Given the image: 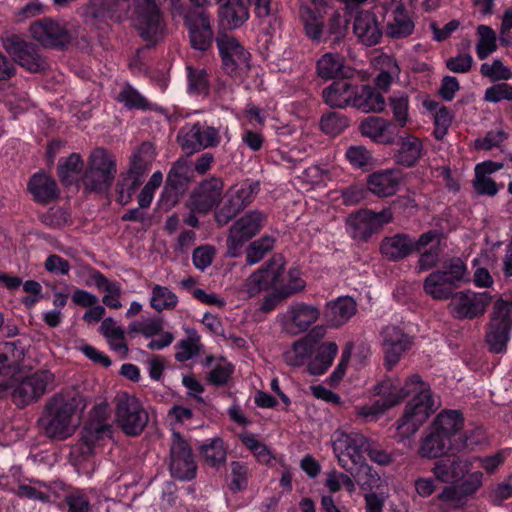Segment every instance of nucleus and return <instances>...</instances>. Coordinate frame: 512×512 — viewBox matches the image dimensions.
Wrapping results in <instances>:
<instances>
[{"label": "nucleus", "instance_id": "7c9ffc66", "mask_svg": "<svg viewBox=\"0 0 512 512\" xmlns=\"http://www.w3.org/2000/svg\"><path fill=\"white\" fill-rule=\"evenodd\" d=\"M25 347L20 340L0 345V375H13L22 371Z\"/></svg>", "mask_w": 512, "mask_h": 512}, {"label": "nucleus", "instance_id": "c756f323", "mask_svg": "<svg viewBox=\"0 0 512 512\" xmlns=\"http://www.w3.org/2000/svg\"><path fill=\"white\" fill-rule=\"evenodd\" d=\"M354 94L352 107L363 113H380L385 109V98L376 87L355 84Z\"/></svg>", "mask_w": 512, "mask_h": 512}, {"label": "nucleus", "instance_id": "9d476101", "mask_svg": "<svg viewBox=\"0 0 512 512\" xmlns=\"http://www.w3.org/2000/svg\"><path fill=\"white\" fill-rule=\"evenodd\" d=\"M222 59V68L227 75L233 78L241 77L250 69V53L229 35H221L216 39Z\"/></svg>", "mask_w": 512, "mask_h": 512}, {"label": "nucleus", "instance_id": "774afa93", "mask_svg": "<svg viewBox=\"0 0 512 512\" xmlns=\"http://www.w3.org/2000/svg\"><path fill=\"white\" fill-rule=\"evenodd\" d=\"M259 271L263 272V280L266 282L267 289L277 287L282 281L284 267L282 264L277 265L274 261H269L266 267H262Z\"/></svg>", "mask_w": 512, "mask_h": 512}, {"label": "nucleus", "instance_id": "2eb2a0df", "mask_svg": "<svg viewBox=\"0 0 512 512\" xmlns=\"http://www.w3.org/2000/svg\"><path fill=\"white\" fill-rule=\"evenodd\" d=\"M449 299V308L456 318L474 319L484 314L492 296L488 292L459 291L454 292Z\"/></svg>", "mask_w": 512, "mask_h": 512}, {"label": "nucleus", "instance_id": "052dcab7", "mask_svg": "<svg viewBox=\"0 0 512 512\" xmlns=\"http://www.w3.org/2000/svg\"><path fill=\"white\" fill-rule=\"evenodd\" d=\"M117 100L122 102L129 109H148V101L131 86H126L118 94Z\"/></svg>", "mask_w": 512, "mask_h": 512}, {"label": "nucleus", "instance_id": "f8f14e48", "mask_svg": "<svg viewBox=\"0 0 512 512\" xmlns=\"http://www.w3.org/2000/svg\"><path fill=\"white\" fill-rule=\"evenodd\" d=\"M266 215L260 211H251L238 219L230 228L227 239V255L236 257L245 242L254 237L262 228Z\"/></svg>", "mask_w": 512, "mask_h": 512}, {"label": "nucleus", "instance_id": "bb28decb", "mask_svg": "<svg viewBox=\"0 0 512 512\" xmlns=\"http://www.w3.org/2000/svg\"><path fill=\"white\" fill-rule=\"evenodd\" d=\"M398 148L393 155L394 161L403 167H414L423 156L424 146L420 138L405 133L397 142Z\"/></svg>", "mask_w": 512, "mask_h": 512}, {"label": "nucleus", "instance_id": "393cba45", "mask_svg": "<svg viewBox=\"0 0 512 512\" xmlns=\"http://www.w3.org/2000/svg\"><path fill=\"white\" fill-rule=\"evenodd\" d=\"M317 75L325 80L353 78L355 69L345 65V59L338 53H326L316 63Z\"/></svg>", "mask_w": 512, "mask_h": 512}, {"label": "nucleus", "instance_id": "f257e3e1", "mask_svg": "<svg viewBox=\"0 0 512 512\" xmlns=\"http://www.w3.org/2000/svg\"><path fill=\"white\" fill-rule=\"evenodd\" d=\"M376 390L382 399L370 407H363L361 415L383 413L414 394L405 406L403 415L395 423L402 440L414 435L436 409L431 390L419 375L409 377L402 387L396 386L390 379L383 380L377 385Z\"/></svg>", "mask_w": 512, "mask_h": 512}, {"label": "nucleus", "instance_id": "338daca9", "mask_svg": "<svg viewBox=\"0 0 512 512\" xmlns=\"http://www.w3.org/2000/svg\"><path fill=\"white\" fill-rule=\"evenodd\" d=\"M419 259L416 263V270L418 273L428 271L436 267L440 261L439 247H430L429 249L418 252Z\"/></svg>", "mask_w": 512, "mask_h": 512}, {"label": "nucleus", "instance_id": "5fc2aeb1", "mask_svg": "<svg viewBox=\"0 0 512 512\" xmlns=\"http://www.w3.org/2000/svg\"><path fill=\"white\" fill-rule=\"evenodd\" d=\"M167 10L174 22L182 21L183 24L195 17L201 10L191 4L185 3L183 0H166Z\"/></svg>", "mask_w": 512, "mask_h": 512}, {"label": "nucleus", "instance_id": "1a4fd4ad", "mask_svg": "<svg viewBox=\"0 0 512 512\" xmlns=\"http://www.w3.org/2000/svg\"><path fill=\"white\" fill-rule=\"evenodd\" d=\"M393 219L390 209H383L375 213L369 209H362L351 214L347 225L351 237L358 242H367L373 234L379 233L385 224Z\"/></svg>", "mask_w": 512, "mask_h": 512}, {"label": "nucleus", "instance_id": "72a5a7b5", "mask_svg": "<svg viewBox=\"0 0 512 512\" xmlns=\"http://www.w3.org/2000/svg\"><path fill=\"white\" fill-rule=\"evenodd\" d=\"M367 186L378 197L392 196L399 187L398 173L391 169L376 171L368 176Z\"/></svg>", "mask_w": 512, "mask_h": 512}, {"label": "nucleus", "instance_id": "4468645a", "mask_svg": "<svg viewBox=\"0 0 512 512\" xmlns=\"http://www.w3.org/2000/svg\"><path fill=\"white\" fill-rule=\"evenodd\" d=\"M170 471L172 476L179 480H192L197 472L192 449L179 432L173 433L170 448Z\"/></svg>", "mask_w": 512, "mask_h": 512}, {"label": "nucleus", "instance_id": "ddd939ff", "mask_svg": "<svg viewBox=\"0 0 512 512\" xmlns=\"http://www.w3.org/2000/svg\"><path fill=\"white\" fill-rule=\"evenodd\" d=\"M29 30L33 39L44 48L64 50L72 40L67 28L51 18L33 22Z\"/></svg>", "mask_w": 512, "mask_h": 512}, {"label": "nucleus", "instance_id": "cd10ccee", "mask_svg": "<svg viewBox=\"0 0 512 512\" xmlns=\"http://www.w3.org/2000/svg\"><path fill=\"white\" fill-rule=\"evenodd\" d=\"M289 320L285 322V329L291 334H299L306 331L319 317L317 307L305 303L290 306Z\"/></svg>", "mask_w": 512, "mask_h": 512}, {"label": "nucleus", "instance_id": "4c0bfd02", "mask_svg": "<svg viewBox=\"0 0 512 512\" xmlns=\"http://www.w3.org/2000/svg\"><path fill=\"white\" fill-rule=\"evenodd\" d=\"M84 167L83 160L78 153H72L67 158H62L58 163V176L64 186L78 183L79 174Z\"/></svg>", "mask_w": 512, "mask_h": 512}, {"label": "nucleus", "instance_id": "a19ab883", "mask_svg": "<svg viewBox=\"0 0 512 512\" xmlns=\"http://www.w3.org/2000/svg\"><path fill=\"white\" fill-rule=\"evenodd\" d=\"M340 466L344 468L361 487H371L377 481L376 474L372 472V468L365 462V459L348 463V460L340 457Z\"/></svg>", "mask_w": 512, "mask_h": 512}, {"label": "nucleus", "instance_id": "bf43d9fd", "mask_svg": "<svg viewBox=\"0 0 512 512\" xmlns=\"http://www.w3.org/2000/svg\"><path fill=\"white\" fill-rule=\"evenodd\" d=\"M273 244L274 239L270 236H264L252 242L246 251V262L249 265L259 262L273 248Z\"/></svg>", "mask_w": 512, "mask_h": 512}, {"label": "nucleus", "instance_id": "603ef678", "mask_svg": "<svg viewBox=\"0 0 512 512\" xmlns=\"http://www.w3.org/2000/svg\"><path fill=\"white\" fill-rule=\"evenodd\" d=\"M87 167L96 171L106 172L110 171L116 174V161L114 157L104 148H95L88 159Z\"/></svg>", "mask_w": 512, "mask_h": 512}, {"label": "nucleus", "instance_id": "9b49d317", "mask_svg": "<svg viewBox=\"0 0 512 512\" xmlns=\"http://www.w3.org/2000/svg\"><path fill=\"white\" fill-rule=\"evenodd\" d=\"M219 131L199 122L191 126H184L177 135V142L187 155H192L209 147H216L220 143Z\"/></svg>", "mask_w": 512, "mask_h": 512}, {"label": "nucleus", "instance_id": "6e6552de", "mask_svg": "<svg viewBox=\"0 0 512 512\" xmlns=\"http://www.w3.org/2000/svg\"><path fill=\"white\" fill-rule=\"evenodd\" d=\"M54 381V374L47 369L38 370L21 380L16 379V386L11 392L13 403L19 408H24L37 402Z\"/></svg>", "mask_w": 512, "mask_h": 512}, {"label": "nucleus", "instance_id": "5701e85b", "mask_svg": "<svg viewBox=\"0 0 512 512\" xmlns=\"http://www.w3.org/2000/svg\"><path fill=\"white\" fill-rule=\"evenodd\" d=\"M192 178V170L185 158L178 159L171 167L165 183V193L172 197V203L178 202L189 187Z\"/></svg>", "mask_w": 512, "mask_h": 512}, {"label": "nucleus", "instance_id": "680f3d73", "mask_svg": "<svg viewBox=\"0 0 512 512\" xmlns=\"http://www.w3.org/2000/svg\"><path fill=\"white\" fill-rule=\"evenodd\" d=\"M148 147L146 144H143L140 149L133 153L130 160V165L128 171L124 172L129 176H135L140 181L143 182V177L145 173L149 170L150 162L143 155L144 149Z\"/></svg>", "mask_w": 512, "mask_h": 512}, {"label": "nucleus", "instance_id": "49530a36", "mask_svg": "<svg viewBox=\"0 0 512 512\" xmlns=\"http://www.w3.org/2000/svg\"><path fill=\"white\" fill-rule=\"evenodd\" d=\"M347 27L348 21L340 13H333L327 21L324 41H330L332 45L339 44L346 36Z\"/></svg>", "mask_w": 512, "mask_h": 512}, {"label": "nucleus", "instance_id": "c9c22d12", "mask_svg": "<svg viewBox=\"0 0 512 512\" xmlns=\"http://www.w3.org/2000/svg\"><path fill=\"white\" fill-rule=\"evenodd\" d=\"M115 175L116 174H113L111 170L101 172L86 167L81 178V183L88 193H105L110 189Z\"/></svg>", "mask_w": 512, "mask_h": 512}, {"label": "nucleus", "instance_id": "f704fd0d", "mask_svg": "<svg viewBox=\"0 0 512 512\" xmlns=\"http://www.w3.org/2000/svg\"><path fill=\"white\" fill-rule=\"evenodd\" d=\"M338 353V345L334 341H325L313 348L307 370L311 375H322L332 365Z\"/></svg>", "mask_w": 512, "mask_h": 512}, {"label": "nucleus", "instance_id": "473e14b6", "mask_svg": "<svg viewBox=\"0 0 512 512\" xmlns=\"http://www.w3.org/2000/svg\"><path fill=\"white\" fill-rule=\"evenodd\" d=\"M356 313V302L348 296L327 303L324 318L331 327L344 325Z\"/></svg>", "mask_w": 512, "mask_h": 512}, {"label": "nucleus", "instance_id": "20e7f679", "mask_svg": "<svg viewBox=\"0 0 512 512\" xmlns=\"http://www.w3.org/2000/svg\"><path fill=\"white\" fill-rule=\"evenodd\" d=\"M132 23L148 47L155 46L164 39L166 24L155 0H138Z\"/></svg>", "mask_w": 512, "mask_h": 512}, {"label": "nucleus", "instance_id": "69168bd1", "mask_svg": "<svg viewBox=\"0 0 512 512\" xmlns=\"http://www.w3.org/2000/svg\"><path fill=\"white\" fill-rule=\"evenodd\" d=\"M452 115L447 107L441 106L436 111V114L434 116V137L437 140H442L444 136L447 134V131L452 123Z\"/></svg>", "mask_w": 512, "mask_h": 512}, {"label": "nucleus", "instance_id": "de8ad7c7", "mask_svg": "<svg viewBox=\"0 0 512 512\" xmlns=\"http://www.w3.org/2000/svg\"><path fill=\"white\" fill-rule=\"evenodd\" d=\"M141 184L142 181L137 177H131L125 173H121L116 184L117 201L121 205H127L130 203L134 193Z\"/></svg>", "mask_w": 512, "mask_h": 512}, {"label": "nucleus", "instance_id": "13d9d810", "mask_svg": "<svg viewBox=\"0 0 512 512\" xmlns=\"http://www.w3.org/2000/svg\"><path fill=\"white\" fill-rule=\"evenodd\" d=\"M346 158L352 166L363 170L372 166L374 160L371 152L362 145L350 146L346 151Z\"/></svg>", "mask_w": 512, "mask_h": 512}, {"label": "nucleus", "instance_id": "a18cd8bd", "mask_svg": "<svg viewBox=\"0 0 512 512\" xmlns=\"http://www.w3.org/2000/svg\"><path fill=\"white\" fill-rule=\"evenodd\" d=\"M200 453L205 463L212 467H217L223 464L226 460V448L221 438H214L208 444H203L200 447Z\"/></svg>", "mask_w": 512, "mask_h": 512}, {"label": "nucleus", "instance_id": "c85d7f7f", "mask_svg": "<svg viewBox=\"0 0 512 512\" xmlns=\"http://www.w3.org/2000/svg\"><path fill=\"white\" fill-rule=\"evenodd\" d=\"M415 22L409 15L405 5L400 2L392 11L391 19L385 26V34L388 38L399 40L408 38L414 33Z\"/></svg>", "mask_w": 512, "mask_h": 512}, {"label": "nucleus", "instance_id": "6e6d98bb", "mask_svg": "<svg viewBox=\"0 0 512 512\" xmlns=\"http://www.w3.org/2000/svg\"><path fill=\"white\" fill-rule=\"evenodd\" d=\"M389 105L391 107L393 118L399 127L406 126L409 120V98L406 93H400L389 98Z\"/></svg>", "mask_w": 512, "mask_h": 512}, {"label": "nucleus", "instance_id": "864d4df0", "mask_svg": "<svg viewBox=\"0 0 512 512\" xmlns=\"http://www.w3.org/2000/svg\"><path fill=\"white\" fill-rule=\"evenodd\" d=\"M112 433V426L103 421L91 420L85 424L81 431V436L87 442L95 446L99 441L104 440L106 437L110 438Z\"/></svg>", "mask_w": 512, "mask_h": 512}, {"label": "nucleus", "instance_id": "4be33fe9", "mask_svg": "<svg viewBox=\"0 0 512 512\" xmlns=\"http://www.w3.org/2000/svg\"><path fill=\"white\" fill-rule=\"evenodd\" d=\"M350 79L351 78H342L334 80L330 85L325 87L321 93L324 103L333 109L352 107L353 97H355V84H353Z\"/></svg>", "mask_w": 512, "mask_h": 512}, {"label": "nucleus", "instance_id": "6ab92c4d", "mask_svg": "<svg viewBox=\"0 0 512 512\" xmlns=\"http://www.w3.org/2000/svg\"><path fill=\"white\" fill-rule=\"evenodd\" d=\"M189 33L191 46L199 51H207L213 40L210 15L201 10L197 15L184 23Z\"/></svg>", "mask_w": 512, "mask_h": 512}, {"label": "nucleus", "instance_id": "423d86ee", "mask_svg": "<svg viewBox=\"0 0 512 512\" xmlns=\"http://www.w3.org/2000/svg\"><path fill=\"white\" fill-rule=\"evenodd\" d=\"M2 46L12 60L30 73H42L49 69L47 58L37 44L26 41L16 34L2 37Z\"/></svg>", "mask_w": 512, "mask_h": 512}, {"label": "nucleus", "instance_id": "f3484780", "mask_svg": "<svg viewBox=\"0 0 512 512\" xmlns=\"http://www.w3.org/2000/svg\"><path fill=\"white\" fill-rule=\"evenodd\" d=\"M385 364L391 370L400 360L402 354L412 344L410 337L396 326H387L381 332Z\"/></svg>", "mask_w": 512, "mask_h": 512}, {"label": "nucleus", "instance_id": "dca6fc26", "mask_svg": "<svg viewBox=\"0 0 512 512\" xmlns=\"http://www.w3.org/2000/svg\"><path fill=\"white\" fill-rule=\"evenodd\" d=\"M223 187L221 178L213 176L203 180L191 193L187 207L197 213L209 212L219 202Z\"/></svg>", "mask_w": 512, "mask_h": 512}, {"label": "nucleus", "instance_id": "39448f33", "mask_svg": "<svg viewBox=\"0 0 512 512\" xmlns=\"http://www.w3.org/2000/svg\"><path fill=\"white\" fill-rule=\"evenodd\" d=\"M512 301L498 299L494 302L486 326L485 343L491 353H504L512 329Z\"/></svg>", "mask_w": 512, "mask_h": 512}, {"label": "nucleus", "instance_id": "a878e982", "mask_svg": "<svg viewBox=\"0 0 512 512\" xmlns=\"http://www.w3.org/2000/svg\"><path fill=\"white\" fill-rule=\"evenodd\" d=\"M27 190L35 202L44 205L58 199L60 195L55 179L44 171L37 172L30 177Z\"/></svg>", "mask_w": 512, "mask_h": 512}, {"label": "nucleus", "instance_id": "37998d69", "mask_svg": "<svg viewBox=\"0 0 512 512\" xmlns=\"http://www.w3.org/2000/svg\"><path fill=\"white\" fill-rule=\"evenodd\" d=\"M244 209V206L229 189L226 192L224 203L215 213V220L219 225L224 226Z\"/></svg>", "mask_w": 512, "mask_h": 512}, {"label": "nucleus", "instance_id": "a211bd4d", "mask_svg": "<svg viewBox=\"0 0 512 512\" xmlns=\"http://www.w3.org/2000/svg\"><path fill=\"white\" fill-rule=\"evenodd\" d=\"M333 448L335 452H339V462L340 457H343L348 460V463L353 464L365 459L363 454L369 448V440L359 433H339L333 443Z\"/></svg>", "mask_w": 512, "mask_h": 512}, {"label": "nucleus", "instance_id": "7ed1b4c3", "mask_svg": "<svg viewBox=\"0 0 512 512\" xmlns=\"http://www.w3.org/2000/svg\"><path fill=\"white\" fill-rule=\"evenodd\" d=\"M463 427L464 419L459 411H441L423 432L417 449L418 455L433 460L463 449L466 443L458 441Z\"/></svg>", "mask_w": 512, "mask_h": 512}, {"label": "nucleus", "instance_id": "ea45409f", "mask_svg": "<svg viewBox=\"0 0 512 512\" xmlns=\"http://www.w3.org/2000/svg\"><path fill=\"white\" fill-rule=\"evenodd\" d=\"M438 271L447 281L451 282L452 287L455 289L469 281L467 266L460 257H452L444 261L441 269H438Z\"/></svg>", "mask_w": 512, "mask_h": 512}, {"label": "nucleus", "instance_id": "b1692460", "mask_svg": "<svg viewBox=\"0 0 512 512\" xmlns=\"http://www.w3.org/2000/svg\"><path fill=\"white\" fill-rule=\"evenodd\" d=\"M379 252L389 262L404 260L414 253L412 237L407 233L385 236L380 242Z\"/></svg>", "mask_w": 512, "mask_h": 512}, {"label": "nucleus", "instance_id": "79ce46f5", "mask_svg": "<svg viewBox=\"0 0 512 512\" xmlns=\"http://www.w3.org/2000/svg\"><path fill=\"white\" fill-rule=\"evenodd\" d=\"M477 35L476 53L479 59L484 60L497 50V36L495 31L487 25H479Z\"/></svg>", "mask_w": 512, "mask_h": 512}, {"label": "nucleus", "instance_id": "0e129e2a", "mask_svg": "<svg viewBox=\"0 0 512 512\" xmlns=\"http://www.w3.org/2000/svg\"><path fill=\"white\" fill-rule=\"evenodd\" d=\"M386 119L376 116H369L360 124V131L363 136L369 137L372 141H378Z\"/></svg>", "mask_w": 512, "mask_h": 512}, {"label": "nucleus", "instance_id": "412c9836", "mask_svg": "<svg viewBox=\"0 0 512 512\" xmlns=\"http://www.w3.org/2000/svg\"><path fill=\"white\" fill-rule=\"evenodd\" d=\"M471 465L469 459L454 456L452 458L438 460L434 464L432 472L440 482L454 484L462 480L464 476L469 473Z\"/></svg>", "mask_w": 512, "mask_h": 512}, {"label": "nucleus", "instance_id": "c03bdc74", "mask_svg": "<svg viewBox=\"0 0 512 512\" xmlns=\"http://www.w3.org/2000/svg\"><path fill=\"white\" fill-rule=\"evenodd\" d=\"M100 331L108 339L114 350L127 353L128 347L124 342V330L116 326L115 321L111 317L105 318L102 321Z\"/></svg>", "mask_w": 512, "mask_h": 512}, {"label": "nucleus", "instance_id": "2f4dec72", "mask_svg": "<svg viewBox=\"0 0 512 512\" xmlns=\"http://www.w3.org/2000/svg\"><path fill=\"white\" fill-rule=\"evenodd\" d=\"M220 24L229 30L241 27L249 19V10L243 0H225L219 8Z\"/></svg>", "mask_w": 512, "mask_h": 512}, {"label": "nucleus", "instance_id": "58836bf2", "mask_svg": "<svg viewBox=\"0 0 512 512\" xmlns=\"http://www.w3.org/2000/svg\"><path fill=\"white\" fill-rule=\"evenodd\" d=\"M90 277L98 289L106 292V295L102 299L103 303L110 308L119 309L122 306L119 301L121 296L119 283L109 280L99 271H94Z\"/></svg>", "mask_w": 512, "mask_h": 512}, {"label": "nucleus", "instance_id": "f03ea898", "mask_svg": "<svg viewBox=\"0 0 512 512\" xmlns=\"http://www.w3.org/2000/svg\"><path fill=\"white\" fill-rule=\"evenodd\" d=\"M86 406V399L80 391L63 389L47 399L37 427L48 439L64 441L75 434Z\"/></svg>", "mask_w": 512, "mask_h": 512}, {"label": "nucleus", "instance_id": "0eeeda50", "mask_svg": "<svg viewBox=\"0 0 512 512\" xmlns=\"http://www.w3.org/2000/svg\"><path fill=\"white\" fill-rule=\"evenodd\" d=\"M148 421V412L134 395L123 392L116 396L115 422L126 435H140Z\"/></svg>", "mask_w": 512, "mask_h": 512}, {"label": "nucleus", "instance_id": "4d7b16f0", "mask_svg": "<svg viewBox=\"0 0 512 512\" xmlns=\"http://www.w3.org/2000/svg\"><path fill=\"white\" fill-rule=\"evenodd\" d=\"M230 191L236 198H238L244 208H246L250 203H252L255 196L260 191V183L259 181L246 180L231 187Z\"/></svg>", "mask_w": 512, "mask_h": 512}, {"label": "nucleus", "instance_id": "e433bc0d", "mask_svg": "<svg viewBox=\"0 0 512 512\" xmlns=\"http://www.w3.org/2000/svg\"><path fill=\"white\" fill-rule=\"evenodd\" d=\"M423 290L435 300H448L455 288L438 270H435L424 279Z\"/></svg>", "mask_w": 512, "mask_h": 512}, {"label": "nucleus", "instance_id": "8fccbe9b", "mask_svg": "<svg viewBox=\"0 0 512 512\" xmlns=\"http://www.w3.org/2000/svg\"><path fill=\"white\" fill-rule=\"evenodd\" d=\"M319 124L324 133L336 136L342 133L349 126V119L343 114L330 111L322 115Z\"/></svg>", "mask_w": 512, "mask_h": 512}, {"label": "nucleus", "instance_id": "3c124183", "mask_svg": "<svg viewBox=\"0 0 512 512\" xmlns=\"http://www.w3.org/2000/svg\"><path fill=\"white\" fill-rule=\"evenodd\" d=\"M312 351V347L301 338L292 344L290 350L283 353V358L286 364L293 367H300L311 357Z\"/></svg>", "mask_w": 512, "mask_h": 512}, {"label": "nucleus", "instance_id": "09e8293b", "mask_svg": "<svg viewBox=\"0 0 512 512\" xmlns=\"http://www.w3.org/2000/svg\"><path fill=\"white\" fill-rule=\"evenodd\" d=\"M178 303L177 296L165 286L155 285L150 300L151 307L156 311L174 309Z\"/></svg>", "mask_w": 512, "mask_h": 512}, {"label": "nucleus", "instance_id": "aec40b11", "mask_svg": "<svg viewBox=\"0 0 512 512\" xmlns=\"http://www.w3.org/2000/svg\"><path fill=\"white\" fill-rule=\"evenodd\" d=\"M353 31L358 40L368 47L378 44L383 35L376 14L370 10H362L356 14Z\"/></svg>", "mask_w": 512, "mask_h": 512}, {"label": "nucleus", "instance_id": "e2e57ef3", "mask_svg": "<svg viewBox=\"0 0 512 512\" xmlns=\"http://www.w3.org/2000/svg\"><path fill=\"white\" fill-rule=\"evenodd\" d=\"M480 72L484 77H488L493 81L497 80H508L511 78L512 73L504 66L501 60L496 59L492 64L483 63L480 68Z\"/></svg>", "mask_w": 512, "mask_h": 512}]
</instances>
